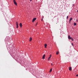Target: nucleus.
Segmentation results:
<instances>
[{"instance_id":"1","label":"nucleus","mask_w":78,"mask_h":78,"mask_svg":"<svg viewBox=\"0 0 78 78\" xmlns=\"http://www.w3.org/2000/svg\"><path fill=\"white\" fill-rule=\"evenodd\" d=\"M16 28H18V27H19V24H18V23L16 22Z\"/></svg>"},{"instance_id":"2","label":"nucleus","mask_w":78,"mask_h":78,"mask_svg":"<svg viewBox=\"0 0 78 78\" xmlns=\"http://www.w3.org/2000/svg\"><path fill=\"white\" fill-rule=\"evenodd\" d=\"M13 2H14V4H15V5H16V6H17V2H16V1H15V0H13Z\"/></svg>"},{"instance_id":"3","label":"nucleus","mask_w":78,"mask_h":78,"mask_svg":"<svg viewBox=\"0 0 78 78\" xmlns=\"http://www.w3.org/2000/svg\"><path fill=\"white\" fill-rule=\"evenodd\" d=\"M68 38L69 39H71L72 37H70V35H69L68 36Z\"/></svg>"},{"instance_id":"4","label":"nucleus","mask_w":78,"mask_h":78,"mask_svg":"<svg viewBox=\"0 0 78 78\" xmlns=\"http://www.w3.org/2000/svg\"><path fill=\"white\" fill-rule=\"evenodd\" d=\"M36 20V18H34L33 20V22H34V21H35V20Z\"/></svg>"},{"instance_id":"5","label":"nucleus","mask_w":78,"mask_h":78,"mask_svg":"<svg viewBox=\"0 0 78 78\" xmlns=\"http://www.w3.org/2000/svg\"><path fill=\"white\" fill-rule=\"evenodd\" d=\"M51 55L50 56H49V57L48 58V61H50V58H51Z\"/></svg>"},{"instance_id":"6","label":"nucleus","mask_w":78,"mask_h":78,"mask_svg":"<svg viewBox=\"0 0 78 78\" xmlns=\"http://www.w3.org/2000/svg\"><path fill=\"white\" fill-rule=\"evenodd\" d=\"M20 26L21 28H22V23H20Z\"/></svg>"},{"instance_id":"7","label":"nucleus","mask_w":78,"mask_h":78,"mask_svg":"<svg viewBox=\"0 0 78 78\" xmlns=\"http://www.w3.org/2000/svg\"><path fill=\"white\" fill-rule=\"evenodd\" d=\"M45 55L44 54V55H43V56L42 58V59H45Z\"/></svg>"},{"instance_id":"8","label":"nucleus","mask_w":78,"mask_h":78,"mask_svg":"<svg viewBox=\"0 0 78 78\" xmlns=\"http://www.w3.org/2000/svg\"><path fill=\"white\" fill-rule=\"evenodd\" d=\"M47 44H45L44 45V47L45 48H47Z\"/></svg>"},{"instance_id":"9","label":"nucleus","mask_w":78,"mask_h":78,"mask_svg":"<svg viewBox=\"0 0 78 78\" xmlns=\"http://www.w3.org/2000/svg\"><path fill=\"white\" fill-rule=\"evenodd\" d=\"M69 70H70V71H71V70H72V67H69Z\"/></svg>"},{"instance_id":"10","label":"nucleus","mask_w":78,"mask_h":78,"mask_svg":"<svg viewBox=\"0 0 78 78\" xmlns=\"http://www.w3.org/2000/svg\"><path fill=\"white\" fill-rule=\"evenodd\" d=\"M74 26H76V23H74Z\"/></svg>"},{"instance_id":"11","label":"nucleus","mask_w":78,"mask_h":78,"mask_svg":"<svg viewBox=\"0 0 78 78\" xmlns=\"http://www.w3.org/2000/svg\"><path fill=\"white\" fill-rule=\"evenodd\" d=\"M32 40V38L31 37L30 38V41H31Z\"/></svg>"},{"instance_id":"12","label":"nucleus","mask_w":78,"mask_h":78,"mask_svg":"<svg viewBox=\"0 0 78 78\" xmlns=\"http://www.w3.org/2000/svg\"><path fill=\"white\" fill-rule=\"evenodd\" d=\"M72 20V18H70V20H69L70 21H71V20Z\"/></svg>"},{"instance_id":"13","label":"nucleus","mask_w":78,"mask_h":78,"mask_svg":"<svg viewBox=\"0 0 78 78\" xmlns=\"http://www.w3.org/2000/svg\"><path fill=\"white\" fill-rule=\"evenodd\" d=\"M51 71H52V69H50V72H51Z\"/></svg>"},{"instance_id":"14","label":"nucleus","mask_w":78,"mask_h":78,"mask_svg":"<svg viewBox=\"0 0 78 78\" xmlns=\"http://www.w3.org/2000/svg\"><path fill=\"white\" fill-rule=\"evenodd\" d=\"M58 54H59V52H57L56 53V54L58 55Z\"/></svg>"},{"instance_id":"15","label":"nucleus","mask_w":78,"mask_h":78,"mask_svg":"<svg viewBox=\"0 0 78 78\" xmlns=\"http://www.w3.org/2000/svg\"><path fill=\"white\" fill-rule=\"evenodd\" d=\"M68 18H69V16H67V18H66L67 19H68Z\"/></svg>"},{"instance_id":"16","label":"nucleus","mask_w":78,"mask_h":78,"mask_svg":"<svg viewBox=\"0 0 78 78\" xmlns=\"http://www.w3.org/2000/svg\"><path fill=\"white\" fill-rule=\"evenodd\" d=\"M71 40L72 41H73V38H72L71 39Z\"/></svg>"},{"instance_id":"17","label":"nucleus","mask_w":78,"mask_h":78,"mask_svg":"<svg viewBox=\"0 0 78 78\" xmlns=\"http://www.w3.org/2000/svg\"><path fill=\"white\" fill-rule=\"evenodd\" d=\"M71 44L73 46V43H72Z\"/></svg>"},{"instance_id":"18","label":"nucleus","mask_w":78,"mask_h":78,"mask_svg":"<svg viewBox=\"0 0 78 78\" xmlns=\"http://www.w3.org/2000/svg\"><path fill=\"white\" fill-rule=\"evenodd\" d=\"M76 76H78V74L76 75Z\"/></svg>"},{"instance_id":"19","label":"nucleus","mask_w":78,"mask_h":78,"mask_svg":"<svg viewBox=\"0 0 78 78\" xmlns=\"http://www.w3.org/2000/svg\"><path fill=\"white\" fill-rule=\"evenodd\" d=\"M51 66H53V64H52V63H51Z\"/></svg>"},{"instance_id":"20","label":"nucleus","mask_w":78,"mask_h":78,"mask_svg":"<svg viewBox=\"0 0 78 78\" xmlns=\"http://www.w3.org/2000/svg\"><path fill=\"white\" fill-rule=\"evenodd\" d=\"M37 23L36 24V26H37Z\"/></svg>"},{"instance_id":"21","label":"nucleus","mask_w":78,"mask_h":78,"mask_svg":"<svg viewBox=\"0 0 78 78\" xmlns=\"http://www.w3.org/2000/svg\"><path fill=\"white\" fill-rule=\"evenodd\" d=\"M43 20V19H42V20H41L42 21V20Z\"/></svg>"},{"instance_id":"22","label":"nucleus","mask_w":78,"mask_h":78,"mask_svg":"<svg viewBox=\"0 0 78 78\" xmlns=\"http://www.w3.org/2000/svg\"><path fill=\"white\" fill-rule=\"evenodd\" d=\"M70 21V20H69V23H70V21Z\"/></svg>"},{"instance_id":"23","label":"nucleus","mask_w":78,"mask_h":78,"mask_svg":"<svg viewBox=\"0 0 78 78\" xmlns=\"http://www.w3.org/2000/svg\"><path fill=\"white\" fill-rule=\"evenodd\" d=\"M30 0V2H31V0Z\"/></svg>"},{"instance_id":"24","label":"nucleus","mask_w":78,"mask_h":78,"mask_svg":"<svg viewBox=\"0 0 78 78\" xmlns=\"http://www.w3.org/2000/svg\"><path fill=\"white\" fill-rule=\"evenodd\" d=\"M77 12H78V10L77 11Z\"/></svg>"},{"instance_id":"25","label":"nucleus","mask_w":78,"mask_h":78,"mask_svg":"<svg viewBox=\"0 0 78 78\" xmlns=\"http://www.w3.org/2000/svg\"><path fill=\"white\" fill-rule=\"evenodd\" d=\"M43 18H44V17H43L42 18L43 19Z\"/></svg>"}]
</instances>
